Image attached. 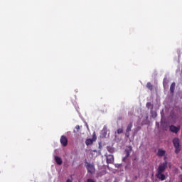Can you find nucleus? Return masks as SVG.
<instances>
[{"instance_id":"nucleus-21","label":"nucleus","mask_w":182,"mask_h":182,"mask_svg":"<svg viewBox=\"0 0 182 182\" xmlns=\"http://www.w3.org/2000/svg\"><path fill=\"white\" fill-rule=\"evenodd\" d=\"M181 177V182H182V175H180Z\"/></svg>"},{"instance_id":"nucleus-7","label":"nucleus","mask_w":182,"mask_h":182,"mask_svg":"<svg viewBox=\"0 0 182 182\" xmlns=\"http://www.w3.org/2000/svg\"><path fill=\"white\" fill-rule=\"evenodd\" d=\"M132 127H133V122H130L128 125H127V129H126V134H125V136L127 137H129L130 136V132L132 131Z\"/></svg>"},{"instance_id":"nucleus-11","label":"nucleus","mask_w":182,"mask_h":182,"mask_svg":"<svg viewBox=\"0 0 182 182\" xmlns=\"http://www.w3.org/2000/svg\"><path fill=\"white\" fill-rule=\"evenodd\" d=\"M164 154H166V151H164L163 149L158 150L157 156H159V157H163V156H164Z\"/></svg>"},{"instance_id":"nucleus-6","label":"nucleus","mask_w":182,"mask_h":182,"mask_svg":"<svg viewBox=\"0 0 182 182\" xmlns=\"http://www.w3.org/2000/svg\"><path fill=\"white\" fill-rule=\"evenodd\" d=\"M86 168L88 173H90L91 174L95 173V166L90 164V163H87Z\"/></svg>"},{"instance_id":"nucleus-8","label":"nucleus","mask_w":182,"mask_h":182,"mask_svg":"<svg viewBox=\"0 0 182 182\" xmlns=\"http://www.w3.org/2000/svg\"><path fill=\"white\" fill-rule=\"evenodd\" d=\"M156 177L159 180H161V181H164V180H166V175H164L163 172H157Z\"/></svg>"},{"instance_id":"nucleus-5","label":"nucleus","mask_w":182,"mask_h":182,"mask_svg":"<svg viewBox=\"0 0 182 182\" xmlns=\"http://www.w3.org/2000/svg\"><path fill=\"white\" fill-rule=\"evenodd\" d=\"M105 157L107 159V163L108 164H112L114 162V157L113 156V155H105Z\"/></svg>"},{"instance_id":"nucleus-9","label":"nucleus","mask_w":182,"mask_h":182,"mask_svg":"<svg viewBox=\"0 0 182 182\" xmlns=\"http://www.w3.org/2000/svg\"><path fill=\"white\" fill-rule=\"evenodd\" d=\"M132 146H129L128 150L127 149L125 150L126 157L123 158L122 159L123 161H125L127 157L130 156V153H132Z\"/></svg>"},{"instance_id":"nucleus-10","label":"nucleus","mask_w":182,"mask_h":182,"mask_svg":"<svg viewBox=\"0 0 182 182\" xmlns=\"http://www.w3.org/2000/svg\"><path fill=\"white\" fill-rule=\"evenodd\" d=\"M54 159H55V163H57V164H58V166H60V164H62L63 163V161L62 160L61 157L55 156Z\"/></svg>"},{"instance_id":"nucleus-15","label":"nucleus","mask_w":182,"mask_h":182,"mask_svg":"<svg viewBox=\"0 0 182 182\" xmlns=\"http://www.w3.org/2000/svg\"><path fill=\"white\" fill-rule=\"evenodd\" d=\"M146 87L149 89V90H153V85L150 82H147Z\"/></svg>"},{"instance_id":"nucleus-14","label":"nucleus","mask_w":182,"mask_h":182,"mask_svg":"<svg viewBox=\"0 0 182 182\" xmlns=\"http://www.w3.org/2000/svg\"><path fill=\"white\" fill-rule=\"evenodd\" d=\"M107 150L109 153H114V149L112 146H107Z\"/></svg>"},{"instance_id":"nucleus-4","label":"nucleus","mask_w":182,"mask_h":182,"mask_svg":"<svg viewBox=\"0 0 182 182\" xmlns=\"http://www.w3.org/2000/svg\"><path fill=\"white\" fill-rule=\"evenodd\" d=\"M60 141L63 147H66V146H68V138H66V136L64 135L61 136Z\"/></svg>"},{"instance_id":"nucleus-12","label":"nucleus","mask_w":182,"mask_h":182,"mask_svg":"<svg viewBox=\"0 0 182 182\" xmlns=\"http://www.w3.org/2000/svg\"><path fill=\"white\" fill-rule=\"evenodd\" d=\"M175 89H176V82H172V84L170 86L171 93H174Z\"/></svg>"},{"instance_id":"nucleus-24","label":"nucleus","mask_w":182,"mask_h":182,"mask_svg":"<svg viewBox=\"0 0 182 182\" xmlns=\"http://www.w3.org/2000/svg\"><path fill=\"white\" fill-rule=\"evenodd\" d=\"M93 151H97L96 150H94Z\"/></svg>"},{"instance_id":"nucleus-16","label":"nucleus","mask_w":182,"mask_h":182,"mask_svg":"<svg viewBox=\"0 0 182 182\" xmlns=\"http://www.w3.org/2000/svg\"><path fill=\"white\" fill-rule=\"evenodd\" d=\"M102 133L103 134V136L106 137V136L107 135V132L105 127H104V129H102Z\"/></svg>"},{"instance_id":"nucleus-3","label":"nucleus","mask_w":182,"mask_h":182,"mask_svg":"<svg viewBox=\"0 0 182 182\" xmlns=\"http://www.w3.org/2000/svg\"><path fill=\"white\" fill-rule=\"evenodd\" d=\"M180 129H181L180 125H178V127H176L174 125H171L170 127H169V130L172 133H175V134L178 133V132H180Z\"/></svg>"},{"instance_id":"nucleus-18","label":"nucleus","mask_w":182,"mask_h":182,"mask_svg":"<svg viewBox=\"0 0 182 182\" xmlns=\"http://www.w3.org/2000/svg\"><path fill=\"white\" fill-rule=\"evenodd\" d=\"M117 133L118 134H122V133H123V129L122 128L118 129L117 131Z\"/></svg>"},{"instance_id":"nucleus-1","label":"nucleus","mask_w":182,"mask_h":182,"mask_svg":"<svg viewBox=\"0 0 182 182\" xmlns=\"http://www.w3.org/2000/svg\"><path fill=\"white\" fill-rule=\"evenodd\" d=\"M173 144L175 147V153L178 154L180 150H181V146H180V139L178 138H174L173 139Z\"/></svg>"},{"instance_id":"nucleus-23","label":"nucleus","mask_w":182,"mask_h":182,"mask_svg":"<svg viewBox=\"0 0 182 182\" xmlns=\"http://www.w3.org/2000/svg\"><path fill=\"white\" fill-rule=\"evenodd\" d=\"M155 116H157V114H156V113H155Z\"/></svg>"},{"instance_id":"nucleus-19","label":"nucleus","mask_w":182,"mask_h":182,"mask_svg":"<svg viewBox=\"0 0 182 182\" xmlns=\"http://www.w3.org/2000/svg\"><path fill=\"white\" fill-rule=\"evenodd\" d=\"M147 109H150V107H151V102H147L146 105Z\"/></svg>"},{"instance_id":"nucleus-2","label":"nucleus","mask_w":182,"mask_h":182,"mask_svg":"<svg viewBox=\"0 0 182 182\" xmlns=\"http://www.w3.org/2000/svg\"><path fill=\"white\" fill-rule=\"evenodd\" d=\"M166 168H167V161L159 164L157 168V173H164Z\"/></svg>"},{"instance_id":"nucleus-13","label":"nucleus","mask_w":182,"mask_h":182,"mask_svg":"<svg viewBox=\"0 0 182 182\" xmlns=\"http://www.w3.org/2000/svg\"><path fill=\"white\" fill-rule=\"evenodd\" d=\"M85 144L86 146H90L92 144H93V139H88L85 141Z\"/></svg>"},{"instance_id":"nucleus-22","label":"nucleus","mask_w":182,"mask_h":182,"mask_svg":"<svg viewBox=\"0 0 182 182\" xmlns=\"http://www.w3.org/2000/svg\"><path fill=\"white\" fill-rule=\"evenodd\" d=\"M119 166H120L119 164H115L116 167H119Z\"/></svg>"},{"instance_id":"nucleus-17","label":"nucleus","mask_w":182,"mask_h":182,"mask_svg":"<svg viewBox=\"0 0 182 182\" xmlns=\"http://www.w3.org/2000/svg\"><path fill=\"white\" fill-rule=\"evenodd\" d=\"M75 129H77V131H76V129H74L73 132L74 133H77V132H79V130H80V127L79 125H77L75 127Z\"/></svg>"},{"instance_id":"nucleus-20","label":"nucleus","mask_w":182,"mask_h":182,"mask_svg":"<svg viewBox=\"0 0 182 182\" xmlns=\"http://www.w3.org/2000/svg\"><path fill=\"white\" fill-rule=\"evenodd\" d=\"M66 182H72L70 179H68Z\"/></svg>"}]
</instances>
